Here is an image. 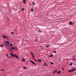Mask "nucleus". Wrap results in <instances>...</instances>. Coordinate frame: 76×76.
I'll return each mask as SVG.
<instances>
[{
    "mask_svg": "<svg viewBox=\"0 0 76 76\" xmlns=\"http://www.w3.org/2000/svg\"><path fill=\"white\" fill-rule=\"evenodd\" d=\"M10 54L12 57H14L15 58H17V59H18L19 58V56L16 55V54H13V53H10Z\"/></svg>",
    "mask_w": 76,
    "mask_h": 76,
    "instance_id": "obj_1",
    "label": "nucleus"
},
{
    "mask_svg": "<svg viewBox=\"0 0 76 76\" xmlns=\"http://www.w3.org/2000/svg\"><path fill=\"white\" fill-rule=\"evenodd\" d=\"M31 54L32 56V57H33V58L34 59V61H36V62L37 61V60L35 59V58L34 57V53H32V52H31Z\"/></svg>",
    "mask_w": 76,
    "mask_h": 76,
    "instance_id": "obj_2",
    "label": "nucleus"
},
{
    "mask_svg": "<svg viewBox=\"0 0 76 76\" xmlns=\"http://www.w3.org/2000/svg\"><path fill=\"white\" fill-rule=\"evenodd\" d=\"M30 62H31V63L33 64H34V65L36 66V64H35L34 62H33V61H32V60H30Z\"/></svg>",
    "mask_w": 76,
    "mask_h": 76,
    "instance_id": "obj_3",
    "label": "nucleus"
},
{
    "mask_svg": "<svg viewBox=\"0 0 76 76\" xmlns=\"http://www.w3.org/2000/svg\"><path fill=\"white\" fill-rule=\"evenodd\" d=\"M3 38H5L6 39H7V38H9V37H6V36L5 35H4L3 36Z\"/></svg>",
    "mask_w": 76,
    "mask_h": 76,
    "instance_id": "obj_4",
    "label": "nucleus"
},
{
    "mask_svg": "<svg viewBox=\"0 0 76 76\" xmlns=\"http://www.w3.org/2000/svg\"><path fill=\"white\" fill-rule=\"evenodd\" d=\"M5 55H6V56H7V58H10L11 57L9 56L7 54H6Z\"/></svg>",
    "mask_w": 76,
    "mask_h": 76,
    "instance_id": "obj_5",
    "label": "nucleus"
},
{
    "mask_svg": "<svg viewBox=\"0 0 76 76\" xmlns=\"http://www.w3.org/2000/svg\"><path fill=\"white\" fill-rule=\"evenodd\" d=\"M69 25H73V23H72V22H70L69 23Z\"/></svg>",
    "mask_w": 76,
    "mask_h": 76,
    "instance_id": "obj_6",
    "label": "nucleus"
},
{
    "mask_svg": "<svg viewBox=\"0 0 76 76\" xmlns=\"http://www.w3.org/2000/svg\"><path fill=\"white\" fill-rule=\"evenodd\" d=\"M57 72V70H55V71H54L53 72V74H54L55 73H56V72Z\"/></svg>",
    "mask_w": 76,
    "mask_h": 76,
    "instance_id": "obj_7",
    "label": "nucleus"
},
{
    "mask_svg": "<svg viewBox=\"0 0 76 76\" xmlns=\"http://www.w3.org/2000/svg\"><path fill=\"white\" fill-rule=\"evenodd\" d=\"M44 66H48V65L46 64V63H45L44 64Z\"/></svg>",
    "mask_w": 76,
    "mask_h": 76,
    "instance_id": "obj_8",
    "label": "nucleus"
},
{
    "mask_svg": "<svg viewBox=\"0 0 76 76\" xmlns=\"http://www.w3.org/2000/svg\"><path fill=\"white\" fill-rule=\"evenodd\" d=\"M22 68L23 69H26V66H24V67H22Z\"/></svg>",
    "mask_w": 76,
    "mask_h": 76,
    "instance_id": "obj_9",
    "label": "nucleus"
},
{
    "mask_svg": "<svg viewBox=\"0 0 76 76\" xmlns=\"http://www.w3.org/2000/svg\"><path fill=\"white\" fill-rule=\"evenodd\" d=\"M26 1L25 0H23V2L24 3V4H25V3H26Z\"/></svg>",
    "mask_w": 76,
    "mask_h": 76,
    "instance_id": "obj_10",
    "label": "nucleus"
},
{
    "mask_svg": "<svg viewBox=\"0 0 76 76\" xmlns=\"http://www.w3.org/2000/svg\"><path fill=\"white\" fill-rule=\"evenodd\" d=\"M38 61H39V62H41V61H41V59H39L38 60Z\"/></svg>",
    "mask_w": 76,
    "mask_h": 76,
    "instance_id": "obj_11",
    "label": "nucleus"
},
{
    "mask_svg": "<svg viewBox=\"0 0 76 76\" xmlns=\"http://www.w3.org/2000/svg\"><path fill=\"white\" fill-rule=\"evenodd\" d=\"M10 45L11 47H12L13 46V44L11 43L10 44Z\"/></svg>",
    "mask_w": 76,
    "mask_h": 76,
    "instance_id": "obj_12",
    "label": "nucleus"
},
{
    "mask_svg": "<svg viewBox=\"0 0 76 76\" xmlns=\"http://www.w3.org/2000/svg\"><path fill=\"white\" fill-rule=\"evenodd\" d=\"M4 46V45H0V47H2Z\"/></svg>",
    "mask_w": 76,
    "mask_h": 76,
    "instance_id": "obj_13",
    "label": "nucleus"
},
{
    "mask_svg": "<svg viewBox=\"0 0 76 76\" xmlns=\"http://www.w3.org/2000/svg\"><path fill=\"white\" fill-rule=\"evenodd\" d=\"M49 47H50V46L49 45H48L46 46V48H48Z\"/></svg>",
    "mask_w": 76,
    "mask_h": 76,
    "instance_id": "obj_14",
    "label": "nucleus"
},
{
    "mask_svg": "<svg viewBox=\"0 0 76 76\" xmlns=\"http://www.w3.org/2000/svg\"><path fill=\"white\" fill-rule=\"evenodd\" d=\"M60 72H61V71H60L58 72H57V73H58V74H60Z\"/></svg>",
    "mask_w": 76,
    "mask_h": 76,
    "instance_id": "obj_15",
    "label": "nucleus"
},
{
    "mask_svg": "<svg viewBox=\"0 0 76 76\" xmlns=\"http://www.w3.org/2000/svg\"><path fill=\"white\" fill-rule=\"evenodd\" d=\"M22 61H25V59L23 58L22 60Z\"/></svg>",
    "mask_w": 76,
    "mask_h": 76,
    "instance_id": "obj_16",
    "label": "nucleus"
},
{
    "mask_svg": "<svg viewBox=\"0 0 76 76\" xmlns=\"http://www.w3.org/2000/svg\"><path fill=\"white\" fill-rule=\"evenodd\" d=\"M32 4H33V5H34H34H35V3L33 2L32 3Z\"/></svg>",
    "mask_w": 76,
    "mask_h": 76,
    "instance_id": "obj_17",
    "label": "nucleus"
},
{
    "mask_svg": "<svg viewBox=\"0 0 76 76\" xmlns=\"http://www.w3.org/2000/svg\"><path fill=\"white\" fill-rule=\"evenodd\" d=\"M11 34H12V35H14V33L13 32H11Z\"/></svg>",
    "mask_w": 76,
    "mask_h": 76,
    "instance_id": "obj_18",
    "label": "nucleus"
},
{
    "mask_svg": "<svg viewBox=\"0 0 76 76\" xmlns=\"http://www.w3.org/2000/svg\"><path fill=\"white\" fill-rule=\"evenodd\" d=\"M69 72H72V70H69Z\"/></svg>",
    "mask_w": 76,
    "mask_h": 76,
    "instance_id": "obj_19",
    "label": "nucleus"
},
{
    "mask_svg": "<svg viewBox=\"0 0 76 76\" xmlns=\"http://www.w3.org/2000/svg\"><path fill=\"white\" fill-rule=\"evenodd\" d=\"M25 10V9L24 8H23L22 9V11H23V10Z\"/></svg>",
    "mask_w": 76,
    "mask_h": 76,
    "instance_id": "obj_20",
    "label": "nucleus"
},
{
    "mask_svg": "<svg viewBox=\"0 0 76 76\" xmlns=\"http://www.w3.org/2000/svg\"><path fill=\"white\" fill-rule=\"evenodd\" d=\"M9 41H6V43H9Z\"/></svg>",
    "mask_w": 76,
    "mask_h": 76,
    "instance_id": "obj_21",
    "label": "nucleus"
},
{
    "mask_svg": "<svg viewBox=\"0 0 76 76\" xmlns=\"http://www.w3.org/2000/svg\"><path fill=\"white\" fill-rule=\"evenodd\" d=\"M71 71H72V72H74V69H72Z\"/></svg>",
    "mask_w": 76,
    "mask_h": 76,
    "instance_id": "obj_22",
    "label": "nucleus"
},
{
    "mask_svg": "<svg viewBox=\"0 0 76 76\" xmlns=\"http://www.w3.org/2000/svg\"><path fill=\"white\" fill-rule=\"evenodd\" d=\"M53 53H57V51H53Z\"/></svg>",
    "mask_w": 76,
    "mask_h": 76,
    "instance_id": "obj_23",
    "label": "nucleus"
},
{
    "mask_svg": "<svg viewBox=\"0 0 76 76\" xmlns=\"http://www.w3.org/2000/svg\"><path fill=\"white\" fill-rule=\"evenodd\" d=\"M50 57H53V55H51L50 56Z\"/></svg>",
    "mask_w": 76,
    "mask_h": 76,
    "instance_id": "obj_24",
    "label": "nucleus"
},
{
    "mask_svg": "<svg viewBox=\"0 0 76 76\" xmlns=\"http://www.w3.org/2000/svg\"><path fill=\"white\" fill-rule=\"evenodd\" d=\"M12 50H14V49H15V48H14L13 47H12Z\"/></svg>",
    "mask_w": 76,
    "mask_h": 76,
    "instance_id": "obj_25",
    "label": "nucleus"
},
{
    "mask_svg": "<svg viewBox=\"0 0 76 76\" xmlns=\"http://www.w3.org/2000/svg\"><path fill=\"white\" fill-rule=\"evenodd\" d=\"M72 63H71L70 64V66H72Z\"/></svg>",
    "mask_w": 76,
    "mask_h": 76,
    "instance_id": "obj_26",
    "label": "nucleus"
},
{
    "mask_svg": "<svg viewBox=\"0 0 76 76\" xmlns=\"http://www.w3.org/2000/svg\"><path fill=\"white\" fill-rule=\"evenodd\" d=\"M31 12H34V10H33V9H31Z\"/></svg>",
    "mask_w": 76,
    "mask_h": 76,
    "instance_id": "obj_27",
    "label": "nucleus"
},
{
    "mask_svg": "<svg viewBox=\"0 0 76 76\" xmlns=\"http://www.w3.org/2000/svg\"><path fill=\"white\" fill-rule=\"evenodd\" d=\"M50 63L51 64H53V63L52 62H50Z\"/></svg>",
    "mask_w": 76,
    "mask_h": 76,
    "instance_id": "obj_28",
    "label": "nucleus"
},
{
    "mask_svg": "<svg viewBox=\"0 0 76 76\" xmlns=\"http://www.w3.org/2000/svg\"><path fill=\"white\" fill-rule=\"evenodd\" d=\"M4 69H1V71H4Z\"/></svg>",
    "mask_w": 76,
    "mask_h": 76,
    "instance_id": "obj_29",
    "label": "nucleus"
},
{
    "mask_svg": "<svg viewBox=\"0 0 76 76\" xmlns=\"http://www.w3.org/2000/svg\"><path fill=\"white\" fill-rule=\"evenodd\" d=\"M10 51H13V50H10Z\"/></svg>",
    "mask_w": 76,
    "mask_h": 76,
    "instance_id": "obj_30",
    "label": "nucleus"
},
{
    "mask_svg": "<svg viewBox=\"0 0 76 76\" xmlns=\"http://www.w3.org/2000/svg\"><path fill=\"white\" fill-rule=\"evenodd\" d=\"M38 32H40V30H38Z\"/></svg>",
    "mask_w": 76,
    "mask_h": 76,
    "instance_id": "obj_31",
    "label": "nucleus"
},
{
    "mask_svg": "<svg viewBox=\"0 0 76 76\" xmlns=\"http://www.w3.org/2000/svg\"><path fill=\"white\" fill-rule=\"evenodd\" d=\"M74 71H76V70L75 68H74Z\"/></svg>",
    "mask_w": 76,
    "mask_h": 76,
    "instance_id": "obj_32",
    "label": "nucleus"
},
{
    "mask_svg": "<svg viewBox=\"0 0 76 76\" xmlns=\"http://www.w3.org/2000/svg\"><path fill=\"white\" fill-rule=\"evenodd\" d=\"M62 70H64V68H62Z\"/></svg>",
    "mask_w": 76,
    "mask_h": 76,
    "instance_id": "obj_33",
    "label": "nucleus"
},
{
    "mask_svg": "<svg viewBox=\"0 0 76 76\" xmlns=\"http://www.w3.org/2000/svg\"><path fill=\"white\" fill-rule=\"evenodd\" d=\"M7 20L8 21L9 20V19L7 18Z\"/></svg>",
    "mask_w": 76,
    "mask_h": 76,
    "instance_id": "obj_34",
    "label": "nucleus"
},
{
    "mask_svg": "<svg viewBox=\"0 0 76 76\" xmlns=\"http://www.w3.org/2000/svg\"><path fill=\"white\" fill-rule=\"evenodd\" d=\"M75 60H76V59H74L73 60V61H75Z\"/></svg>",
    "mask_w": 76,
    "mask_h": 76,
    "instance_id": "obj_35",
    "label": "nucleus"
},
{
    "mask_svg": "<svg viewBox=\"0 0 76 76\" xmlns=\"http://www.w3.org/2000/svg\"><path fill=\"white\" fill-rule=\"evenodd\" d=\"M40 33L42 32V31H40Z\"/></svg>",
    "mask_w": 76,
    "mask_h": 76,
    "instance_id": "obj_36",
    "label": "nucleus"
},
{
    "mask_svg": "<svg viewBox=\"0 0 76 76\" xmlns=\"http://www.w3.org/2000/svg\"><path fill=\"white\" fill-rule=\"evenodd\" d=\"M75 56H74V55H73V57H75Z\"/></svg>",
    "mask_w": 76,
    "mask_h": 76,
    "instance_id": "obj_37",
    "label": "nucleus"
},
{
    "mask_svg": "<svg viewBox=\"0 0 76 76\" xmlns=\"http://www.w3.org/2000/svg\"><path fill=\"white\" fill-rule=\"evenodd\" d=\"M15 50H16V47H15Z\"/></svg>",
    "mask_w": 76,
    "mask_h": 76,
    "instance_id": "obj_38",
    "label": "nucleus"
},
{
    "mask_svg": "<svg viewBox=\"0 0 76 76\" xmlns=\"http://www.w3.org/2000/svg\"><path fill=\"white\" fill-rule=\"evenodd\" d=\"M42 48V46H40V48Z\"/></svg>",
    "mask_w": 76,
    "mask_h": 76,
    "instance_id": "obj_39",
    "label": "nucleus"
},
{
    "mask_svg": "<svg viewBox=\"0 0 76 76\" xmlns=\"http://www.w3.org/2000/svg\"><path fill=\"white\" fill-rule=\"evenodd\" d=\"M8 44H10V43H8Z\"/></svg>",
    "mask_w": 76,
    "mask_h": 76,
    "instance_id": "obj_40",
    "label": "nucleus"
},
{
    "mask_svg": "<svg viewBox=\"0 0 76 76\" xmlns=\"http://www.w3.org/2000/svg\"><path fill=\"white\" fill-rule=\"evenodd\" d=\"M15 31H16V29H15Z\"/></svg>",
    "mask_w": 76,
    "mask_h": 76,
    "instance_id": "obj_41",
    "label": "nucleus"
},
{
    "mask_svg": "<svg viewBox=\"0 0 76 76\" xmlns=\"http://www.w3.org/2000/svg\"><path fill=\"white\" fill-rule=\"evenodd\" d=\"M10 50H11V48H10Z\"/></svg>",
    "mask_w": 76,
    "mask_h": 76,
    "instance_id": "obj_42",
    "label": "nucleus"
}]
</instances>
